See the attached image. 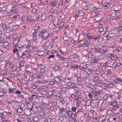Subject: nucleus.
Returning <instances> with one entry per match:
<instances>
[{
	"label": "nucleus",
	"instance_id": "obj_1",
	"mask_svg": "<svg viewBox=\"0 0 122 122\" xmlns=\"http://www.w3.org/2000/svg\"><path fill=\"white\" fill-rule=\"evenodd\" d=\"M37 33V32L36 31L33 34V40L34 41H35L37 38L40 37L42 38L43 39L46 38L49 35L48 31H43L40 33L37 36L36 35Z\"/></svg>",
	"mask_w": 122,
	"mask_h": 122
},
{
	"label": "nucleus",
	"instance_id": "obj_2",
	"mask_svg": "<svg viewBox=\"0 0 122 122\" xmlns=\"http://www.w3.org/2000/svg\"><path fill=\"white\" fill-rule=\"evenodd\" d=\"M94 12L96 14L94 16V18L95 19L96 21H100L102 18V15L98 13V12L97 11V10H94ZM100 11H99V12Z\"/></svg>",
	"mask_w": 122,
	"mask_h": 122
},
{
	"label": "nucleus",
	"instance_id": "obj_3",
	"mask_svg": "<svg viewBox=\"0 0 122 122\" xmlns=\"http://www.w3.org/2000/svg\"><path fill=\"white\" fill-rule=\"evenodd\" d=\"M36 17V15L31 16H29L27 18V23L32 22H33L35 21V20H36L35 18Z\"/></svg>",
	"mask_w": 122,
	"mask_h": 122
},
{
	"label": "nucleus",
	"instance_id": "obj_4",
	"mask_svg": "<svg viewBox=\"0 0 122 122\" xmlns=\"http://www.w3.org/2000/svg\"><path fill=\"white\" fill-rule=\"evenodd\" d=\"M19 38V37H18L17 39L14 40L12 42V44L14 46L18 47L17 44L18 42L20 41V39Z\"/></svg>",
	"mask_w": 122,
	"mask_h": 122
},
{
	"label": "nucleus",
	"instance_id": "obj_5",
	"mask_svg": "<svg viewBox=\"0 0 122 122\" xmlns=\"http://www.w3.org/2000/svg\"><path fill=\"white\" fill-rule=\"evenodd\" d=\"M24 112L25 114L27 115H29L30 114V110L27 108L24 110Z\"/></svg>",
	"mask_w": 122,
	"mask_h": 122
},
{
	"label": "nucleus",
	"instance_id": "obj_6",
	"mask_svg": "<svg viewBox=\"0 0 122 122\" xmlns=\"http://www.w3.org/2000/svg\"><path fill=\"white\" fill-rule=\"evenodd\" d=\"M61 80V78L59 77H56L54 79L55 82L57 83H58L60 82Z\"/></svg>",
	"mask_w": 122,
	"mask_h": 122
},
{
	"label": "nucleus",
	"instance_id": "obj_7",
	"mask_svg": "<svg viewBox=\"0 0 122 122\" xmlns=\"http://www.w3.org/2000/svg\"><path fill=\"white\" fill-rule=\"evenodd\" d=\"M11 11L14 12H18L19 11V9L18 8H16L14 6L12 7Z\"/></svg>",
	"mask_w": 122,
	"mask_h": 122
},
{
	"label": "nucleus",
	"instance_id": "obj_8",
	"mask_svg": "<svg viewBox=\"0 0 122 122\" xmlns=\"http://www.w3.org/2000/svg\"><path fill=\"white\" fill-rule=\"evenodd\" d=\"M113 83L112 82H109L107 84V86L108 87H111V88L113 87V86L112 84Z\"/></svg>",
	"mask_w": 122,
	"mask_h": 122
},
{
	"label": "nucleus",
	"instance_id": "obj_9",
	"mask_svg": "<svg viewBox=\"0 0 122 122\" xmlns=\"http://www.w3.org/2000/svg\"><path fill=\"white\" fill-rule=\"evenodd\" d=\"M103 103V100L100 99L97 102V105L98 106H101Z\"/></svg>",
	"mask_w": 122,
	"mask_h": 122
},
{
	"label": "nucleus",
	"instance_id": "obj_10",
	"mask_svg": "<svg viewBox=\"0 0 122 122\" xmlns=\"http://www.w3.org/2000/svg\"><path fill=\"white\" fill-rule=\"evenodd\" d=\"M68 116L69 117V118H70L71 117H72V112L71 111H69L67 113Z\"/></svg>",
	"mask_w": 122,
	"mask_h": 122
},
{
	"label": "nucleus",
	"instance_id": "obj_11",
	"mask_svg": "<svg viewBox=\"0 0 122 122\" xmlns=\"http://www.w3.org/2000/svg\"><path fill=\"white\" fill-rule=\"evenodd\" d=\"M99 59H97L96 58H95L92 59V61L91 62L92 63H94L95 62H97L99 61Z\"/></svg>",
	"mask_w": 122,
	"mask_h": 122
},
{
	"label": "nucleus",
	"instance_id": "obj_12",
	"mask_svg": "<svg viewBox=\"0 0 122 122\" xmlns=\"http://www.w3.org/2000/svg\"><path fill=\"white\" fill-rule=\"evenodd\" d=\"M119 106H112L111 107H110V108H111L112 110H116L117 108L119 107Z\"/></svg>",
	"mask_w": 122,
	"mask_h": 122
},
{
	"label": "nucleus",
	"instance_id": "obj_13",
	"mask_svg": "<svg viewBox=\"0 0 122 122\" xmlns=\"http://www.w3.org/2000/svg\"><path fill=\"white\" fill-rule=\"evenodd\" d=\"M37 97L35 95H32L31 97H30L29 98V99L30 100H32L34 99L35 98H37Z\"/></svg>",
	"mask_w": 122,
	"mask_h": 122
},
{
	"label": "nucleus",
	"instance_id": "obj_14",
	"mask_svg": "<svg viewBox=\"0 0 122 122\" xmlns=\"http://www.w3.org/2000/svg\"><path fill=\"white\" fill-rule=\"evenodd\" d=\"M17 66L16 65H14L12 66V71H15L17 69Z\"/></svg>",
	"mask_w": 122,
	"mask_h": 122
},
{
	"label": "nucleus",
	"instance_id": "obj_15",
	"mask_svg": "<svg viewBox=\"0 0 122 122\" xmlns=\"http://www.w3.org/2000/svg\"><path fill=\"white\" fill-rule=\"evenodd\" d=\"M59 114H61L63 113V112L64 111L65 112H66V111H65V110H64V109L63 108H62L59 109Z\"/></svg>",
	"mask_w": 122,
	"mask_h": 122
},
{
	"label": "nucleus",
	"instance_id": "obj_16",
	"mask_svg": "<svg viewBox=\"0 0 122 122\" xmlns=\"http://www.w3.org/2000/svg\"><path fill=\"white\" fill-rule=\"evenodd\" d=\"M27 18L26 17H23L21 18V20L22 21L25 22H27Z\"/></svg>",
	"mask_w": 122,
	"mask_h": 122
},
{
	"label": "nucleus",
	"instance_id": "obj_17",
	"mask_svg": "<svg viewBox=\"0 0 122 122\" xmlns=\"http://www.w3.org/2000/svg\"><path fill=\"white\" fill-rule=\"evenodd\" d=\"M100 97V96L99 94L95 95L94 96L95 100H97Z\"/></svg>",
	"mask_w": 122,
	"mask_h": 122
},
{
	"label": "nucleus",
	"instance_id": "obj_18",
	"mask_svg": "<svg viewBox=\"0 0 122 122\" xmlns=\"http://www.w3.org/2000/svg\"><path fill=\"white\" fill-rule=\"evenodd\" d=\"M32 117L33 120L35 121H37L38 120V118L37 116L34 115Z\"/></svg>",
	"mask_w": 122,
	"mask_h": 122
},
{
	"label": "nucleus",
	"instance_id": "obj_19",
	"mask_svg": "<svg viewBox=\"0 0 122 122\" xmlns=\"http://www.w3.org/2000/svg\"><path fill=\"white\" fill-rule=\"evenodd\" d=\"M100 81L102 83L105 84L106 83L107 81L105 79H101L100 80Z\"/></svg>",
	"mask_w": 122,
	"mask_h": 122
},
{
	"label": "nucleus",
	"instance_id": "obj_20",
	"mask_svg": "<svg viewBox=\"0 0 122 122\" xmlns=\"http://www.w3.org/2000/svg\"><path fill=\"white\" fill-rule=\"evenodd\" d=\"M61 94L59 92H57V93L55 95V96L56 97L58 98H60L61 97Z\"/></svg>",
	"mask_w": 122,
	"mask_h": 122
},
{
	"label": "nucleus",
	"instance_id": "obj_21",
	"mask_svg": "<svg viewBox=\"0 0 122 122\" xmlns=\"http://www.w3.org/2000/svg\"><path fill=\"white\" fill-rule=\"evenodd\" d=\"M39 76L37 75L35 73L33 74L32 75V77L35 79L38 78V77Z\"/></svg>",
	"mask_w": 122,
	"mask_h": 122
},
{
	"label": "nucleus",
	"instance_id": "obj_22",
	"mask_svg": "<svg viewBox=\"0 0 122 122\" xmlns=\"http://www.w3.org/2000/svg\"><path fill=\"white\" fill-rule=\"evenodd\" d=\"M16 90V89L15 88L10 89H9V91L10 92H14Z\"/></svg>",
	"mask_w": 122,
	"mask_h": 122
},
{
	"label": "nucleus",
	"instance_id": "obj_23",
	"mask_svg": "<svg viewBox=\"0 0 122 122\" xmlns=\"http://www.w3.org/2000/svg\"><path fill=\"white\" fill-rule=\"evenodd\" d=\"M65 24V23L64 22H61L59 24L60 27L61 28Z\"/></svg>",
	"mask_w": 122,
	"mask_h": 122
},
{
	"label": "nucleus",
	"instance_id": "obj_24",
	"mask_svg": "<svg viewBox=\"0 0 122 122\" xmlns=\"http://www.w3.org/2000/svg\"><path fill=\"white\" fill-rule=\"evenodd\" d=\"M109 33L108 31H107L105 32L103 34V36L106 37L108 35H109Z\"/></svg>",
	"mask_w": 122,
	"mask_h": 122
},
{
	"label": "nucleus",
	"instance_id": "obj_25",
	"mask_svg": "<svg viewBox=\"0 0 122 122\" xmlns=\"http://www.w3.org/2000/svg\"><path fill=\"white\" fill-rule=\"evenodd\" d=\"M38 54L40 56H42L44 54V52L42 51H40L38 52Z\"/></svg>",
	"mask_w": 122,
	"mask_h": 122
},
{
	"label": "nucleus",
	"instance_id": "obj_26",
	"mask_svg": "<svg viewBox=\"0 0 122 122\" xmlns=\"http://www.w3.org/2000/svg\"><path fill=\"white\" fill-rule=\"evenodd\" d=\"M24 60V58L23 57H20L18 59V61L20 63L23 61Z\"/></svg>",
	"mask_w": 122,
	"mask_h": 122
},
{
	"label": "nucleus",
	"instance_id": "obj_27",
	"mask_svg": "<svg viewBox=\"0 0 122 122\" xmlns=\"http://www.w3.org/2000/svg\"><path fill=\"white\" fill-rule=\"evenodd\" d=\"M91 101L90 100H87L86 103V105L87 106H89L91 104Z\"/></svg>",
	"mask_w": 122,
	"mask_h": 122
},
{
	"label": "nucleus",
	"instance_id": "obj_28",
	"mask_svg": "<svg viewBox=\"0 0 122 122\" xmlns=\"http://www.w3.org/2000/svg\"><path fill=\"white\" fill-rule=\"evenodd\" d=\"M25 63L24 61H23L20 63V65L19 67H21L23 66L25 64Z\"/></svg>",
	"mask_w": 122,
	"mask_h": 122
},
{
	"label": "nucleus",
	"instance_id": "obj_29",
	"mask_svg": "<svg viewBox=\"0 0 122 122\" xmlns=\"http://www.w3.org/2000/svg\"><path fill=\"white\" fill-rule=\"evenodd\" d=\"M5 40L3 37H0V42L1 43H3L4 42Z\"/></svg>",
	"mask_w": 122,
	"mask_h": 122
},
{
	"label": "nucleus",
	"instance_id": "obj_30",
	"mask_svg": "<svg viewBox=\"0 0 122 122\" xmlns=\"http://www.w3.org/2000/svg\"><path fill=\"white\" fill-rule=\"evenodd\" d=\"M117 57L116 56H112L111 57V58L113 61H114L117 59Z\"/></svg>",
	"mask_w": 122,
	"mask_h": 122
},
{
	"label": "nucleus",
	"instance_id": "obj_31",
	"mask_svg": "<svg viewBox=\"0 0 122 122\" xmlns=\"http://www.w3.org/2000/svg\"><path fill=\"white\" fill-rule=\"evenodd\" d=\"M100 118V117H98V118L96 117H94L92 119L93 121V122H95L96 120L97 121L99 120Z\"/></svg>",
	"mask_w": 122,
	"mask_h": 122
},
{
	"label": "nucleus",
	"instance_id": "obj_32",
	"mask_svg": "<svg viewBox=\"0 0 122 122\" xmlns=\"http://www.w3.org/2000/svg\"><path fill=\"white\" fill-rule=\"evenodd\" d=\"M52 92L49 91L47 92V93L49 95H52L53 94V92L54 91V90H52Z\"/></svg>",
	"mask_w": 122,
	"mask_h": 122
},
{
	"label": "nucleus",
	"instance_id": "obj_33",
	"mask_svg": "<svg viewBox=\"0 0 122 122\" xmlns=\"http://www.w3.org/2000/svg\"><path fill=\"white\" fill-rule=\"evenodd\" d=\"M60 16L61 19H63L65 17V15L64 13H62Z\"/></svg>",
	"mask_w": 122,
	"mask_h": 122
},
{
	"label": "nucleus",
	"instance_id": "obj_34",
	"mask_svg": "<svg viewBox=\"0 0 122 122\" xmlns=\"http://www.w3.org/2000/svg\"><path fill=\"white\" fill-rule=\"evenodd\" d=\"M100 38V36L99 35H97L95 37H93V39L94 40L98 39Z\"/></svg>",
	"mask_w": 122,
	"mask_h": 122
},
{
	"label": "nucleus",
	"instance_id": "obj_35",
	"mask_svg": "<svg viewBox=\"0 0 122 122\" xmlns=\"http://www.w3.org/2000/svg\"><path fill=\"white\" fill-rule=\"evenodd\" d=\"M21 81L22 82V83L23 84H25L27 83V81L23 79H22L21 80Z\"/></svg>",
	"mask_w": 122,
	"mask_h": 122
},
{
	"label": "nucleus",
	"instance_id": "obj_36",
	"mask_svg": "<svg viewBox=\"0 0 122 122\" xmlns=\"http://www.w3.org/2000/svg\"><path fill=\"white\" fill-rule=\"evenodd\" d=\"M9 44V42H5L3 44V46L4 47L8 46Z\"/></svg>",
	"mask_w": 122,
	"mask_h": 122
},
{
	"label": "nucleus",
	"instance_id": "obj_37",
	"mask_svg": "<svg viewBox=\"0 0 122 122\" xmlns=\"http://www.w3.org/2000/svg\"><path fill=\"white\" fill-rule=\"evenodd\" d=\"M79 15L80 16H82L84 14L83 11L81 10H80L78 12Z\"/></svg>",
	"mask_w": 122,
	"mask_h": 122
},
{
	"label": "nucleus",
	"instance_id": "obj_38",
	"mask_svg": "<svg viewBox=\"0 0 122 122\" xmlns=\"http://www.w3.org/2000/svg\"><path fill=\"white\" fill-rule=\"evenodd\" d=\"M117 64V63L116 62H115L112 65V67L115 68Z\"/></svg>",
	"mask_w": 122,
	"mask_h": 122
},
{
	"label": "nucleus",
	"instance_id": "obj_39",
	"mask_svg": "<svg viewBox=\"0 0 122 122\" xmlns=\"http://www.w3.org/2000/svg\"><path fill=\"white\" fill-rule=\"evenodd\" d=\"M55 82L53 81H50L48 83V84L49 85H52L55 84Z\"/></svg>",
	"mask_w": 122,
	"mask_h": 122
},
{
	"label": "nucleus",
	"instance_id": "obj_40",
	"mask_svg": "<svg viewBox=\"0 0 122 122\" xmlns=\"http://www.w3.org/2000/svg\"><path fill=\"white\" fill-rule=\"evenodd\" d=\"M44 113L42 111H41L39 113V115L41 116H42L44 115Z\"/></svg>",
	"mask_w": 122,
	"mask_h": 122
},
{
	"label": "nucleus",
	"instance_id": "obj_41",
	"mask_svg": "<svg viewBox=\"0 0 122 122\" xmlns=\"http://www.w3.org/2000/svg\"><path fill=\"white\" fill-rule=\"evenodd\" d=\"M23 110L21 108H19L17 110V111L18 112L21 113L22 112Z\"/></svg>",
	"mask_w": 122,
	"mask_h": 122
},
{
	"label": "nucleus",
	"instance_id": "obj_42",
	"mask_svg": "<svg viewBox=\"0 0 122 122\" xmlns=\"http://www.w3.org/2000/svg\"><path fill=\"white\" fill-rule=\"evenodd\" d=\"M84 71H85L87 73L89 71L90 72H91L92 71L91 70H90L88 68L85 69H84Z\"/></svg>",
	"mask_w": 122,
	"mask_h": 122
},
{
	"label": "nucleus",
	"instance_id": "obj_43",
	"mask_svg": "<svg viewBox=\"0 0 122 122\" xmlns=\"http://www.w3.org/2000/svg\"><path fill=\"white\" fill-rule=\"evenodd\" d=\"M76 102L77 103V105L78 106L80 105V104L81 103V102L80 100L79 99L77 101H76Z\"/></svg>",
	"mask_w": 122,
	"mask_h": 122
},
{
	"label": "nucleus",
	"instance_id": "obj_44",
	"mask_svg": "<svg viewBox=\"0 0 122 122\" xmlns=\"http://www.w3.org/2000/svg\"><path fill=\"white\" fill-rule=\"evenodd\" d=\"M6 26L5 24H3L2 25V28L3 29H6Z\"/></svg>",
	"mask_w": 122,
	"mask_h": 122
},
{
	"label": "nucleus",
	"instance_id": "obj_45",
	"mask_svg": "<svg viewBox=\"0 0 122 122\" xmlns=\"http://www.w3.org/2000/svg\"><path fill=\"white\" fill-rule=\"evenodd\" d=\"M7 9V7L5 6L3 7L2 9V10L3 11H5Z\"/></svg>",
	"mask_w": 122,
	"mask_h": 122
},
{
	"label": "nucleus",
	"instance_id": "obj_46",
	"mask_svg": "<svg viewBox=\"0 0 122 122\" xmlns=\"http://www.w3.org/2000/svg\"><path fill=\"white\" fill-rule=\"evenodd\" d=\"M85 42L83 41H81L79 43V44L81 45H83L85 43Z\"/></svg>",
	"mask_w": 122,
	"mask_h": 122
},
{
	"label": "nucleus",
	"instance_id": "obj_47",
	"mask_svg": "<svg viewBox=\"0 0 122 122\" xmlns=\"http://www.w3.org/2000/svg\"><path fill=\"white\" fill-rule=\"evenodd\" d=\"M17 17V15H15L12 17L11 19L12 20L14 21L16 19Z\"/></svg>",
	"mask_w": 122,
	"mask_h": 122
},
{
	"label": "nucleus",
	"instance_id": "obj_48",
	"mask_svg": "<svg viewBox=\"0 0 122 122\" xmlns=\"http://www.w3.org/2000/svg\"><path fill=\"white\" fill-rule=\"evenodd\" d=\"M47 2L46 1H45L43 2L42 3L41 2H40V4H41V5H45L47 4Z\"/></svg>",
	"mask_w": 122,
	"mask_h": 122
},
{
	"label": "nucleus",
	"instance_id": "obj_49",
	"mask_svg": "<svg viewBox=\"0 0 122 122\" xmlns=\"http://www.w3.org/2000/svg\"><path fill=\"white\" fill-rule=\"evenodd\" d=\"M71 98L72 99H71V100H74V99L75 98V97H76V96H75V95L73 94H72L71 95Z\"/></svg>",
	"mask_w": 122,
	"mask_h": 122
},
{
	"label": "nucleus",
	"instance_id": "obj_50",
	"mask_svg": "<svg viewBox=\"0 0 122 122\" xmlns=\"http://www.w3.org/2000/svg\"><path fill=\"white\" fill-rule=\"evenodd\" d=\"M60 69L59 67L58 66H56L54 67V69L56 70H58Z\"/></svg>",
	"mask_w": 122,
	"mask_h": 122
},
{
	"label": "nucleus",
	"instance_id": "obj_51",
	"mask_svg": "<svg viewBox=\"0 0 122 122\" xmlns=\"http://www.w3.org/2000/svg\"><path fill=\"white\" fill-rule=\"evenodd\" d=\"M117 105V103L116 101L112 102V105L113 106H116Z\"/></svg>",
	"mask_w": 122,
	"mask_h": 122
},
{
	"label": "nucleus",
	"instance_id": "obj_52",
	"mask_svg": "<svg viewBox=\"0 0 122 122\" xmlns=\"http://www.w3.org/2000/svg\"><path fill=\"white\" fill-rule=\"evenodd\" d=\"M13 51L14 53H16L18 52V49L16 48H14L13 49Z\"/></svg>",
	"mask_w": 122,
	"mask_h": 122
},
{
	"label": "nucleus",
	"instance_id": "obj_53",
	"mask_svg": "<svg viewBox=\"0 0 122 122\" xmlns=\"http://www.w3.org/2000/svg\"><path fill=\"white\" fill-rule=\"evenodd\" d=\"M63 65L65 66H68V63L66 62H64L63 63Z\"/></svg>",
	"mask_w": 122,
	"mask_h": 122
},
{
	"label": "nucleus",
	"instance_id": "obj_54",
	"mask_svg": "<svg viewBox=\"0 0 122 122\" xmlns=\"http://www.w3.org/2000/svg\"><path fill=\"white\" fill-rule=\"evenodd\" d=\"M36 12L37 10L36 9L34 8H33L32 9V13H36Z\"/></svg>",
	"mask_w": 122,
	"mask_h": 122
},
{
	"label": "nucleus",
	"instance_id": "obj_55",
	"mask_svg": "<svg viewBox=\"0 0 122 122\" xmlns=\"http://www.w3.org/2000/svg\"><path fill=\"white\" fill-rule=\"evenodd\" d=\"M77 65H74L71 67V68L72 69L73 68L74 69L77 68Z\"/></svg>",
	"mask_w": 122,
	"mask_h": 122
},
{
	"label": "nucleus",
	"instance_id": "obj_56",
	"mask_svg": "<svg viewBox=\"0 0 122 122\" xmlns=\"http://www.w3.org/2000/svg\"><path fill=\"white\" fill-rule=\"evenodd\" d=\"M48 18L50 20H51L53 18V16L51 15H50L49 16Z\"/></svg>",
	"mask_w": 122,
	"mask_h": 122
},
{
	"label": "nucleus",
	"instance_id": "obj_57",
	"mask_svg": "<svg viewBox=\"0 0 122 122\" xmlns=\"http://www.w3.org/2000/svg\"><path fill=\"white\" fill-rule=\"evenodd\" d=\"M61 90L62 92H66V88L65 87H62L61 88Z\"/></svg>",
	"mask_w": 122,
	"mask_h": 122
},
{
	"label": "nucleus",
	"instance_id": "obj_58",
	"mask_svg": "<svg viewBox=\"0 0 122 122\" xmlns=\"http://www.w3.org/2000/svg\"><path fill=\"white\" fill-rule=\"evenodd\" d=\"M103 29L102 27L101 26V27H100L99 29V32H101L103 30Z\"/></svg>",
	"mask_w": 122,
	"mask_h": 122
},
{
	"label": "nucleus",
	"instance_id": "obj_59",
	"mask_svg": "<svg viewBox=\"0 0 122 122\" xmlns=\"http://www.w3.org/2000/svg\"><path fill=\"white\" fill-rule=\"evenodd\" d=\"M88 96L89 97L91 98V99L94 100V99L92 97V95L91 94H88Z\"/></svg>",
	"mask_w": 122,
	"mask_h": 122
},
{
	"label": "nucleus",
	"instance_id": "obj_60",
	"mask_svg": "<svg viewBox=\"0 0 122 122\" xmlns=\"http://www.w3.org/2000/svg\"><path fill=\"white\" fill-rule=\"evenodd\" d=\"M36 57H33L32 59V61L33 62H35L36 61Z\"/></svg>",
	"mask_w": 122,
	"mask_h": 122
},
{
	"label": "nucleus",
	"instance_id": "obj_61",
	"mask_svg": "<svg viewBox=\"0 0 122 122\" xmlns=\"http://www.w3.org/2000/svg\"><path fill=\"white\" fill-rule=\"evenodd\" d=\"M116 15V13L115 12H113L111 14V16L112 17H114Z\"/></svg>",
	"mask_w": 122,
	"mask_h": 122
},
{
	"label": "nucleus",
	"instance_id": "obj_62",
	"mask_svg": "<svg viewBox=\"0 0 122 122\" xmlns=\"http://www.w3.org/2000/svg\"><path fill=\"white\" fill-rule=\"evenodd\" d=\"M83 8L84 10H86L88 9V7L87 6H85L83 7Z\"/></svg>",
	"mask_w": 122,
	"mask_h": 122
},
{
	"label": "nucleus",
	"instance_id": "obj_63",
	"mask_svg": "<svg viewBox=\"0 0 122 122\" xmlns=\"http://www.w3.org/2000/svg\"><path fill=\"white\" fill-rule=\"evenodd\" d=\"M46 17L45 15H42V17H41L42 20H44L45 19Z\"/></svg>",
	"mask_w": 122,
	"mask_h": 122
},
{
	"label": "nucleus",
	"instance_id": "obj_64",
	"mask_svg": "<svg viewBox=\"0 0 122 122\" xmlns=\"http://www.w3.org/2000/svg\"><path fill=\"white\" fill-rule=\"evenodd\" d=\"M122 27V21H121L119 24V27L118 28H120Z\"/></svg>",
	"mask_w": 122,
	"mask_h": 122
}]
</instances>
